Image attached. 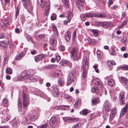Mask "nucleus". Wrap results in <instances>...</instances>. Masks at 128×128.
Returning a JSON list of instances; mask_svg holds the SVG:
<instances>
[{
	"instance_id": "obj_1",
	"label": "nucleus",
	"mask_w": 128,
	"mask_h": 128,
	"mask_svg": "<svg viewBox=\"0 0 128 128\" xmlns=\"http://www.w3.org/2000/svg\"><path fill=\"white\" fill-rule=\"evenodd\" d=\"M38 2L42 8H46L44 12V16L46 18L49 13V10L50 7V1L46 3V0H38Z\"/></svg>"
},
{
	"instance_id": "obj_2",
	"label": "nucleus",
	"mask_w": 128,
	"mask_h": 128,
	"mask_svg": "<svg viewBox=\"0 0 128 128\" xmlns=\"http://www.w3.org/2000/svg\"><path fill=\"white\" fill-rule=\"evenodd\" d=\"M22 98L23 101L24 109L23 110H22V112H23L22 114H24L27 109L26 106H28L29 104L28 97L27 94L24 91V90H23Z\"/></svg>"
},
{
	"instance_id": "obj_3",
	"label": "nucleus",
	"mask_w": 128,
	"mask_h": 128,
	"mask_svg": "<svg viewBox=\"0 0 128 128\" xmlns=\"http://www.w3.org/2000/svg\"><path fill=\"white\" fill-rule=\"evenodd\" d=\"M75 74L74 70L72 71L69 74L67 79V85H70L72 82L74 83L76 82V79Z\"/></svg>"
},
{
	"instance_id": "obj_4",
	"label": "nucleus",
	"mask_w": 128,
	"mask_h": 128,
	"mask_svg": "<svg viewBox=\"0 0 128 128\" xmlns=\"http://www.w3.org/2000/svg\"><path fill=\"white\" fill-rule=\"evenodd\" d=\"M78 48H73L71 51L70 53L71 54V57L73 58L74 60L77 61L79 58V55L78 54Z\"/></svg>"
},
{
	"instance_id": "obj_5",
	"label": "nucleus",
	"mask_w": 128,
	"mask_h": 128,
	"mask_svg": "<svg viewBox=\"0 0 128 128\" xmlns=\"http://www.w3.org/2000/svg\"><path fill=\"white\" fill-rule=\"evenodd\" d=\"M105 15L104 14H101L96 13L95 14H92L91 13H88L86 14L85 16L86 17L92 18L94 17L99 18H102L104 17Z\"/></svg>"
},
{
	"instance_id": "obj_6",
	"label": "nucleus",
	"mask_w": 128,
	"mask_h": 128,
	"mask_svg": "<svg viewBox=\"0 0 128 128\" xmlns=\"http://www.w3.org/2000/svg\"><path fill=\"white\" fill-rule=\"evenodd\" d=\"M20 79L22 80L26 79L28 80V81L29 82H32L36 81L34 80V78L33 77H32L29 74H26L24 76H22L20 78Z\"/></svg>"
},
{
	"instance_id": "obj_7",
	"label": "nucleus",
	"mask_w": 128,
	"mask_h": 128,
	"mask_svg": "<svg viewBox=\"0 0 128 128\" xmlns=\"http://www.w3.org/2000/svg\"><path fill=\"white\" fill-rule=\"evenodd\" d=\"M56 118L54 116H52L51 118L50 121V124L52 127L56 126Z\"/></svg>"
},
{
	"instance_id": "obj_8",
	"label": "nucleus",
	"mask_w": 128,
	"mask_h": 128,
	"mask_svg": "<svg viewBox=\"0 0 128 128\" xmlns=\"http://www.w3.org/2000/svg\"><path fill=\"white\" fill-rule=\"evenodd\" d=\"M63 119L64 121H66L69 122H73L77 120L76 119L71 117H64L63 118Z\"/></svg>"
},
{
	"instance_id": "obj_9",
	"label": "nucleus",
	"mask_w": 128,
	"mask_h": 128,
	"mask_svg": "<svg viewBox=\"0 0 128 128\" xmlns=\"http://www.w3.org/2000/svg\"><path fill=\"white\" fill-rule=\"evenodd\" d=\"M128 108V105L126 104L121 110L120 114V117L122 116L126 112Z\"/></svg>"
},
{
	"instance_id": "obj_10",
	"label": "nucleus",
	"mask_w": 128,
	"mask_h": 128,
	"mask_svg": "<svg viewBox=\"0 0 128 128\" xmlns=\"http://www.w3.org/2000/svg\"><path fill=\"white\" fill-rule=\"evenodd\" d=\"M119 97L120 104H124V102L125 97L123 92H121L119 94Z\"/></svg>"
},
{
	"instance_id": "obj_11",
	"label": "nucleus",
	"mask_w": 128,
	"mask_h": 128,
	"mask_svg": "<svg viewBox=\"0 0 128 128\" xmlns=\"http://www.w3.org/2000/svg\"><path fill=\"white\" fill-rule=\"evenodd\" d=\"M51 44L52 46H55L56 44V40L55 37L53 36H52L50 40Z\"/></svg>"
},
{
	"instance_id": "obj_12",
	"label": "nucleus",
	"mask_w": 128,
	"mask_h": 128,
	"mask_svg": "<svg viewBox=\"0 0 128 128\" xmlns=\"http://www.w3.org/2000/svg\"><path fill=\"white\" fill-rule=\"evenodd\" d=\"M64 79L63 78L59 77L57 80L58 85L60 86H62L64 84Z\"/></svg>"
},
{
	"instance_id": "obj_13",
	"label": "nucleus",
	"mask_w": 128,
	"mask_h": 128,
	"mask_svg": "<svg viewBox=\"0 0 128 128\" xmlns=\"http://www.w3.org/2000/svg\"><path fill=\"white\" fill-rule=\"evenodd\" d=\"M51 26L53 32L57 36L58 35V32L57 28L54 24H51Z\"/></svg>"
},
{
	"instance_id": "obj_14",
	"label": "nucleus",
	"mask_w": 128,
	"mask_h": 128,
	"mask_svg": "<svg viewBox=\"0 0 128 128\" xmlns=\"http://www.w3.org/2000/svg\"><path fill=\"white\" fill-rule=\"evenodd\" d=\"M44 57V56L42 54H40L34 57L35 61L38 62L39 61L42 60Z\"/></svg>"
},
{
	"instance_id": "obj_15",
	"label": "nucleus",
	"mask_w": 128,
	"mask_h": 128,
	"mask_svg": "<svg viewBox=\"0 0 128 128\" xmlns=\"http://www.w3.org/2000/svg\"><path fill=\"white\" fill-rule=\"evenodd\" d=\"M68 106H57L56 107V108L57 110H64L68 109Z\"/></svg>"
},
{
	"instance_id": "obj_16",
	"label": "nucleus",
	"mask_w": 128,
	"mask_h": 128,
	"mask_svg": "<svg viewBox=\"0 0 128 128\" xmlns=\"http://www.w3.org/2000/svg\"><path fill=\"white\" fill-rule=\"evenodd\" d=\"M24 54L23 52H22L20 54H18L16 56L15 60H20L24 56Z\"/></svg>"
},
{
	"instance_id": "obj_17",
	"label": "nucleus",
	"mask_w": 128,
	"mask_h": 128,
	"mask_svg": "<svg viewBox=\"0 0 128 128\" xmlns=\"http://www.w3.org/2000/svg\"><path fill=\"white\" fill-rule=\"evenodd\" d=\"M92 102L93 105H95L98 103L100 102L99 99L98 98H93L92 100Z\"/></svg>"
},
{
	"instance_id": "obj_18",
	"label": "nucleus",
	"mask_w": 128,
	"mask_h": 128,
	"mask_svg": "<svg viewBox=\"0 0 128 128\" xmlns=\"http://www.w3.org/2000/svg\"><path fill=\"white\" fill-rule=\"evenodd\" d=\"M90 112V111L89 110H88L86 109H84L80 112V113L82 115L85 116L87 114Z\"/></svg>"
},
{
	"instance_id": "obj_19",
	"label": "nucleus",
	"mask_w": 128,
	"mask_h": 128,
	"mask_svg": "<svg viewBox=\"0 0 128 128\" xmlns=\"http://www.w3.org/2000/svg\"><path fill=\"white\" fill-rule=\"evenodd\" d=\"M57 66L56 65H53L52 64H49L46 66H44L45 69H49L50 68H56L57 67Z\"/></svg>"
},
{
	"instance_id": "obj_20",
	"label": "nucleus",
	"mask_w": 128,
	"mask_h": 128,
	"mask_svg": "<svg viewBox=\"0 0 128 128\" xmlns=\"http://www.w3.org/2000/svg\"><path fill=\"white\" fill-rule=\"evenodd\" d=\"M71 32L70 31H68L67 32L65 36V38L66 40L67 41H69L71 38Z\"/></svg>"
},
{
	"instance_id": "obj_21",
	"label": "nucleus",
	"mask_w": 128,
	"mask_h": 128,
	"mask_svg": "<svg viewBox=\"0 0 128 128\" xmlns=\"http://www.w3.org/2000/svg\"><path fill=\"white\" fill-rule=\"evenodd\" d=\"M92 91L93 92L98 93L99 92L98 87L97 86H94L92 87Z\"/></svg>"
},
{
	"instance_id": "obj_22",
	"label": "nucleus",
	"mask_w": 128,
	"mask_h": 128,
	"mask_svg": "<svg viewBox=\"0 0 128 128\" xmlns=\"http://www.w3.org/2000/svg\"><path fill=\"white\" fill-rule=\"evenodd\" d=\"M53 92L54 94L57 96L59 94V92L58 91V89L56 87H53Z\"/></svg>"
},
{
	"instance_id": "obj_23",
	"label": "nucleus",
	"mask_w": 128,
	"mask_h": 128,
	"mask_svg": "<svg viewBox=\"0 0 128 128\" xmlns=\"http://www.w3.org/2000/svg\"><path fill=\"white\" fill-rule=\"evenodd\" d=\"M6 73L9 74H12V70L10 67H7L6 70Z\"/></svg>"
},
{
	"instance_id": "obj_24",
	"label": "nucleus",
	"mask_w": 128,
	"mask_h": 128,
	"mask_svg": "<svg viewBox=\"0 0 128 128\" xmlns=\"http://www.w3.org/2000/svg\"><path fill=\"white\" fill-rule=\"evenodd\" d=\"M76 103L74 104L75 106L78 107L80 106L81 103V100L79 98H77L76 101Z\"/></svg>"
},
{
	"instance_id": "obj_25",
	"label": "nucleus",
	"mask_w": 128,
	"mask_h": 128,
	"mask_svg": "<svg viewBox=\"0 0 128 128\" xmlns=\"http://www.w3.org/2000/svg\"><path fill=\"white\" fill-rule=\"evenodd\" d=\"M82 68L83 70V72H86L88 68V64H84V65L82 66Z\"/></svg>"
},
{
	"instance_id": "obj_26",
	"label": "nucleus",
	"mask_w": 128,
	"mask_h": 128,
	"mask_svg": "<svg viewBox=\"0 0 128 128\" xmlns=\"http://www.w3.org/2000/svg\"><path fill=\"white\" fill-rule=\"evenodd\" d=\"M75 1L78 4H81L82 6H84V0H75Z\"/></svg>"
},
{
	"instance_id": "obj_27",
	"label": "nucleus",
	"mask_w": 128,
	"mask_h": 128,
	"mask_svg": "<svg viewBox=\"0 0 128 128\" xmlns=\"http://www.w3.org/2000/svg\"><path fill=\"white\" fill-rule=\"evenodd\" d=\"M8 100L6 98H4L2 101V102L4 104V106H6L8 105Z\"/></svg>"
},
{
	"instance_id": "obj_28",
	"label": "nucleus",
	"mask_w": 128,
	"mask_h": 128,
	"mask_svg": "<svg viewBox=\"0 0 128 128\" xmlns=\"http://www.w3.org/2000/svg\"><path fill=\"white\" fill-rule=\"evenodd\" d=\"M21 100L19 98L18 100V110L20 111L22 109V107L21 104Z\"/></svg>"
},
{
	"instance_id": "obj_29",
	"label": "nucleus",
	"mask_w": 128,
	"mask_h": 128,
	"mask_svg": "<svg viewBox=\"0 0 128 128\" xmlns=\"http://www.w3.org/2000/svg\"><path fill=\"white\" fill-rule=\"evenodd\" d=\"M62 96L68 100L70 101L71 100V98L68 95L64 94Z\"/></svg>"
},
{
	"instance_id": "obj_30",
	"label": "nucleus",
	"mask_w": 128,
	"mask_h": 128,
	"mask_svg": "<svg viewBox=\"0 0 128 128\" xmlns=\"http://www.w3.org/2000/svg\"><path fill=\"white\" fill-rule=\"evenodd\" d=\"M102 26L104 28H107L110 26V24L108 22H102Z\"/></svg>"
},
{
	"instance_id": "obj_31",
	"label": "nucleus",
	"mask_w": 128,
	"mask_h": 128,
	"mask_svg": "<svg viewBox=\"0 0 128 128\" xmlns=\"http://www.w3.org/2000/svg\"><path fill=\"white\" fill-rule=\"evenodd\" d=\"M2 22V23L3 27L4 26H7L8 22V21L7 19H5L4 21L3 22V21Z\"/></svg>"
},
{
	"instance_id": "obj_32",
	"label": "nucleus",
	"mask_w": 128,
	"mask_h": 128,
	"mask_svg": "<svg viewBox=\"0 0 128 128\" xmlns=\"http://www.w3.org/2000/svg\"><path fill=\"white\" fill-rule=\"evenodd\" d=\"M109 85L111 87L113 86L114 84V80L112 79H110L108 81V82Z\"/></svg>"
},
{
	"instance_id": "obj_33",
	"label": "nucleus",
	"mask_w": 128,
	"mask_h": 128,
	"mask_svg": "<svg viewBox=\"0 0 128 128\" xmlns=\"http://www.w3.org/2000/svg\"><path fill=\"white\" fill-rule=\"evenodd\" d=\"M72 17V14L71 12L67 16V18L68 22H69L70 21Z\"/></svg>"
},
{
	"instance_id": "obj_34",
	"label": "nucleus",
	"mask_w": 128,
	"mask_h": 128,
	"mask_svg": "<svg viewBox=\"0 0 128 128\" xmlns=\"http://www.w3.org/2000/svg\"><path fill=\"white\" fill-rule=\"evenodd\" d=\"M107 63L108 65L109 66L110 65H114L115 64L114 61L112 60L108 61Z\"/></svg>"
},
{
	"instance_id": "obj_35",
	"label": "nucleus",
	"mask_w": 128,
	"mask_h": 128,
	"mask_svg": "<svg viewBox=\"0 0 128 128\" xmlns=\"http://www.w3.org/2000/svg\"><path fill=\"white\" fill-rule=\"evenodd\" d=\"M27 38L28 41H30L34 44L35 43L34 41L32 39V37L30 35L28 36L27 37Z\"/></svg>"
},
{
	"instance_id": "obj_36",
	"label": "nucleus",
	"mask_w": 128,
	"mask_h": 128,
	"mask_svg": "<svg viewBox=\"0 0 128 128\" xmlns=\"http://www.w3.org/2000/svg\"><path fill=\"white\" fill-rule=\"evenodd\" d=\"M0 45L3 47H6L7 46V44L4 41H2L0 42Z\"/></svg>"
},
{
	"instance_id": "obj_37",
	"label": "nucleus",
	"mask_w": 128,
	"mask_h": 128,
	"mask_svg": "<svg viewBox=\"0 0 128 128\" xmlns=\"http://www.w3.org/2000/svg\"><path fill=\"white\" fill-rule=\"evenodd\" d=\"M56 15L54 14H53L51 16V19L52 20H54L56 19Z\"/></svg>"
},
{
	"instance_id": "obj_38",
	"label": "nucleus",
	"mask_w": 128,
	"mask_h": 128,
	"mask_svg": "<svg viewBox=\"0 0 128 128\" xmlns=\"http://www.w3.org/2000/svg\"><path fill=\"white\" fill-rule=\"evenodd\" d=\"M64 4L66 7L68 8L69 6V4L68 1V0H64Z\"/></svg>"
},
{
	"instance_id": "obj_39",
	"label": "nucleus",
	"mask_w": 128,
	"mask_h": 128,
	"mask_svg": "<svg viewBox=\"0 0 128 128\" xmlns=\"http://www.w3.org/2000/svg\"><path fill=\"white\" fill-rule=\"evenodd\" d=\"M122 82H124L128 84V80L124 77H122Z\"/></svg>"
},
{
	"instance_id": "obj_40",
	"label": "nucleus",
	"mask_w": 128,
	"mask_h": 128,
	"mask_svg": "<svg viewBox=\"0 0 128 128\" xmlns=\"http://www.w3.org/2000/svg\"><path fill=\"white\" fill-rule=\"evenodd\" d=\"M83 63L84 64H88L87 58L84 56V58Z\"/></svg>"
},
{
	"instance_id": "obj_41",
	"label": "nucleus",
	"mask_w": 128,
	"mask_h": 128,
	"mask_svg": "<svg viewBox=\"0 0 128 128\" xmlns=\"http://www.w3.org/2000/svg\"><path fill=\"white\" fill-rule=\"evenodd\" d=\"M48 126V124H47L42 125L38 126L37 128H46Z\"/></svg>"
},
{
	"instance_id": "obj_42",
	"label": "nucleus",
	"mask_w": 128,
	"mask_h": 128,
	"mask_svg": "<svg viewBox=\"0 0 128 128\" xmlns=\"http://www.w3.org/2000/svg\"><path fill=\"white\" fill-rule=\"evenodd\" d=\"M8 58L7 56H5L3 61V64L5 65L7 62Z\"/></svg>"
},
{
	"instance_id": "obj_43",
	"label": "nucleus",
	"mask_w": 128,
	"mask_h": 128,
	"mask_svg": "<svg viewBox=\"0 0 128 128\" xmlns=\"http://www.w3.org/2000/svg\"><path fill=\"white\" fill-rule=\"evenodd\" d=\"M82 79L83 80H84L86 77V72H82Z\"/></svg>"
},
{
	"instance_id": "obj_44",
	"label": "nucleus",
	"mask_w": 128,
	"mask_h": 128,
	"mask_svg": "<svg viewBox=\"0 0 128 128\" xmlns=\"http://www.w3.org/2000/svg\"><path fill=\"white\" fill-rule=\"evenodd\" d=\"M110 54L112 55L116 56V53L115 52V50L112 48V50Z\"/></svg>"
},
{
	"instance_id": "obj_45",
	"label": "nucleus",
	"mask_w": 128,
	"mask_h": 128,
	"mask_svg": "<svg viewBox=\"0 0 128 128\" xmlns=\"http://www.w3.org/2000/svg\"><path fill=\"white\" fill-rule=\"evenodd\" d=\"M110 108V106L108 105H107L105 106V110L106 112H108Z\"/></svg>"
},
{
	"instance_id": "obj_46",
	"label": "nucleus",
	"mask_w": 128,
	"mask_h": 128,
	"mask_svg": "<svg viewBox=\"0 0 128 128\" xmlns=\"http://www.w3.org/2000/svg\"><path fill=\"white\" fill-rule=\"evenodd\" d=\"M127 38L125 37H123L121 40V42L122 44L125 43L126 42Z\"/></svg>"
},
{
	"instance_id": "obj_47",
	"label": "nucleus",
	"mask_w": 128,
	"mask_h": 128,
	"mask_svg": "<svg viewBox=\"0 0 128 128\" xmlns=\"http://www.w3.org/2000/svg\"><path fill=\"white\" fill-rule=\"evenodd\" d=\"M39 38L40 39L46 40V38L45 36V35L44 34L40 36H39Z\"/></svg>"
},
{
	"instance_id": "obj_48",
	"label": "nucleus",
	"mask_w": 128,
	"mask_h": 128,
	"mask_svg": "<svg viewBox=\"0 0 128 128\" xmlns=\"http://www.w3.org/2000/svg\"><path fill=\"white\" fill-rule=\"evenodd\" d=\"M80 125V124H78L76 125H74L72 128H79Z\"/></svg>"
},
{
	"instance_id": "obj_49",
	"label": "nucleus",
	"mask_w": 128,
	"mask_h": 128,
	"mask_svg": "<svg viewBox=\"0 0 128 128\" xmlns=\"http://www.w3.org/2000/svg\"><path fill=\"white\" fill-rule=\"evenodd\" d=\"M59 49L62 51H64L65 50L64 47L62 46H59Z\"/></svg>"
},
{
	"instance_id": "obj_50",
	"label": "nucleus",
	"mask_w": 128,
	"mask_h": 128,
	"mask_svg": "<svg viewBox=\"0 0 128 128\" xmlns=\"http://www.w3.org/2000/svg\"><path fill=\"white\" fill-rule=\"evenodd\" d=\"M69 63V62L66 61H63L62 62V66H65L68 64V63Z\"/></svg>"
},
{
	"instance_id": "obj_51",
	"label": "nucleus",
	"mask_w": 128,
	"mask_h": 128,
	"mask_svg": "<svg viewBox=\"0 0 128 128\" xmlns=\"http://www.w3.org/2000/svg\"><path fill=\"white\" fill-rule=\"evenodd\" d=\"M102 23L100 22H96L95 23V25L97 26H102Z\"/></svg>"
},
{
	"instance_id": "obj_52",
	"label": "nucleus",
	"mask_w": 128,
	"mask_h": 128,
	"mask_svg": "<svg viewBox=\"0 0 128 128\" xmlns=\"http://www.w3.org/2000/svg\"><path fill=\"white\" fill-rule=\"evenodd\" d=\"M128 21V20H124V22L122 23L121 24L122 26H124L125 25L127 24Z\"/></svg>"
},
{
	"instance_id": "obj_53",
	"label": "nucleus",
	"mask_w": 128,
	"mask_h": 128,
	"mask_svg": "<svg viewBox=\"0 0 128 128\" xmlns=\"http://www.w3.org/2000/svg\"><path fill=\"white\" fill-rule=\"evenodd\" d=\"M121 67L125 70H126L128 68V66H127L124 65L123 66H121Z\"/></svg>"
},
{
	"instance_id": "obj_54",
	"label": "nucleus",
	"mask_w": 128,
	"mask_h": 128,
	"mask_svg": "<svg viewBox=\"0 0 128 128\" xmlns=\"http://www.w3.org/2000/svg\"><path fill=\"white\" fill-rule=\"evenodd\" d=\"M19 10V9H18V8H17L16 10V18L17 17V15H18V14Z\"/></svg>"
},
{
	"instance_id": "obj_55",
	"label": "nucleus",
	"mask_w": 128,
	"mask_h": 128,
	"mask_svg": "<svg viewBox=\"0 0 128 128\" xmlns=\"http://www.w3.org/2000/svg\"><path fill=\"white\" fill-rule=\"evenodd\" d=\"M34 116H31L29 119V120L31 121H34L35 120L34 118Z\"/></svg>"
},
{
	"instance_id": "obj_56",
	"label": "nucleus",
	"mask_w": 128,
	"mask_h": 128,
	"mask_svg": "<svg viewBox=\"0 0 128 128\" xmlns=\"http://www.w3.org/2000/svg\"><path fill=\"white\" fill-rule=\"evenodd\" d=\"M17 124V123L16 121H14L12 122V125L15 127Z\"/></svg>"
},
{
	"instance_id": "obj_57",
	"label": "nucleus",
	"mask_w": 128,
	"mask_h": 128,
	"mask_svg": "<svg viewBox=\"0 0 128 128\" xmlns=\"http://www.w3.org/2000/svg\"><path fill=\"white\" fill-rule=\"evenodd\" d=\"M93 40L89 38L88 39V42L90 44H93Z\"/></svg>"
},
{
	"instance_id": "obj_58",
	"label": "nucleus",
	"mask_w": 128,
	"mask_h": 128,
	"mask_svg": "<svg viewBox=\"0 0 128 128\" xmlns=\"http://www.w3.org/2000/svg\"><path fill=\"white\" fill-rule=\"evenodd\" d=\"M10 0H4L5 4L6 5H8L9 4Z\"/></svg>"
},
{
	"instance_id": "obj_59",
	"label": "nucleus",
	"mask_w": 128,
	"mask_h": 128,
	"mask_svg": "<svg viewBox=\"0 0 128 128\" xmlns=\"http://www.w3.org/2000/svg\"><path fill=\"white\" fill-rule=\"evenodd\" d=\"M5 36V34L4 33L2 34H1L0 36V38H3Z\"/></svg>"
},
{
	"instance_id": "obj_60",
	"label": "nucleus",
	"mask_w": 128,
	"mask_h": 128,
	"mask_svg": "<svg viewBox=\"0 0 128 128\" xmlns=\"http://www.w3.org/2000/svg\"><path fill=\"white\" fill-rule=\"evenodd\" d=\"M112 112H113L114 113H116V108H114L112 110Z\"/></svg>"
},
{
	"instance_id": "obj_61",
	"label": "nucleus",
	"mask_w": 128,
	"mask_h": 128,
	"mask_svg": "<svg viewBox=\"0 0 128 128\" xmlns=\"http://www.w3.org/2000/svg\"><path fill=\"white\" fill-rule=\"evenodd\" d=\"M56 59L58 61L60 60L61 59V57L59 56H56Z\"/></svg>"
},
{
	"instance_id": "obj_62",
	"label": "nucleus",
	"mask_w": 128,
	"mask_h": 128,
	"mask_svg": "<svg viewBox=\"0 0 128 128\" xmlns=\"http://www.w3.org/2000/svg\"><path fill=\"white\" fill-rule=\"evenodd\" d=\"M36 52L35 50H34L31 52V54L33 55L35 54H36Z\"/></svg>"
},
{
	"instance_id": "obj_63",
	"label": "nucleus",
	"mask_w": 128,
	"mask_h": 128,
	"mask_svg": "<svg viewBox=\"0 0 128 128\" xmlns=\"http://www.w3.org/2000/svg\"><path fill=\"white\" fill-rule=\"evenodd\" d=\"M76 36V31H74L73 32V39H74L75 38V37Z\"/></svg>"
},
{
	"instance_id": "obj_64",
	"label": "nucleus",
	"mask_w": 128,
	"mask_h": 128,
	"mask_svg": "<svg viewBox=\"0 0 128 128\" xmlns=\"http://www.w3.org/2000/svg\"><path fill=\"white\" fill-rule=\"evenodd\" d=\"M15 32L17 33H19L20 32L19 29L18 28H16L15 30Z\"/></svg>"
}]
</instances>
